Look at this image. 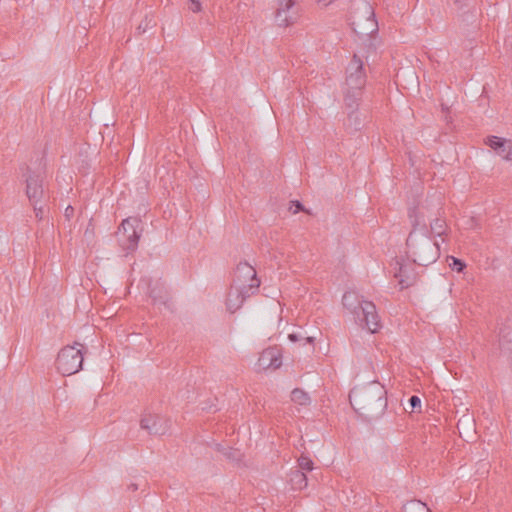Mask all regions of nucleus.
I'll return each instance as SVG.
<instances>
[{
  "label": "nucleus",
  "instance_id": "9d476101",
  "mask_svg": "<svg viewBox=\"0 0 512 512\" xmlns=\"http://www.w3.org/2000/svg\"><path fill=\"white\" fill-rule=\"evenodd\" d=\"M140 427L150 434H165L169 429V422L159 414L145 413L140 419Z\"/></svg>",
  "mask_w": 512,
  "mask_h": 512
},
{
  "label": "nucleus",
  "instance_id": "412c9836",
  "mask_svg": "<svg viewBox=\"0 0 512 512\" xmlns=\"http://www.w3.org/2000/svg\"><path fill=\"white\" fill-rule=\"evenodd\" d=\"M298 467L301 470L311 471L314 468V463L309 457L303 456V454H302L298 458Z\"/></svg>",
  "mask_w": 512,
  "mask_h": 512
},
{
  "label": "nucleus",
  "instance_id": "a211bd4d",
  "mask_svg": "<svg viewBox=\"0 0 512 512\" xmlns=\"http://www.w3.org/2000/svg\"><path fill=\"white\" fill-rule=\"evenodd\" d=\"M403 512H432L428 506L420 500H410L405 503Z\"/></svg>",
  "mask_w": 512,
  "mask_h": 512
},
{
  "label": "nucleus",
  "instance_id": "bb28decb",
  "mask_svg": "<svg viewBox=\"0 0 512 512\" xmlns=\"http://www.w3.org/2000/svg\"><path fill=\"white\" fill-rule=\"evenodd\" d=\"M151 297L155 303H161V304L167 305V296L166 295L156 296L153 294V292H151Z\"/></svg>",
  "mask_w": 512,
  "mask_h": 512
},
{
  "label": "nucleus",
  "instance_id": "4468645a",
  "mask_svg": "<svg viewBox=\"0 0 512 512\" xmlns=\"http://www.w3.org/2000/svg\"><path fill=\"white\" fill-rule=\"evenodd\" d=\"M487 144L495 149L505 161L512 162V142L510 139L501 138L498 136H491L488 138Z\"/></svg>",
  "mask_w": 512,
  "mask_h": 512
},
{
  "label": "nucleus",
  "instance_id": "6ab92c4d",
  "mask_svg": "<svg viewBox=\"0 0 512 512\" xmlns=\"http://www.w3.org/2000/svg\"><path fill=\"white\" fill-rule=\"evenodd\" d=\"M431 233L437 236L444 235L447 232L448 225L445 218L436 217L430 224Z\"/></svg>",
  "mask_w": 512,
  "mask_h": 512
},
{
  "label": "nucleus",
  "instance_id": "5701e85b",
  "mask_svg": "<svg viewBox=\"0 0 512 512\" xmlns=\"http://www.w3.org/2000/svg\"><path fill=\"white\" fill-rule=\"evenodd\" d=\"M299 211H303V206L299 201H292L290 203V212L293 214L299 213Z\"/></svg>",
  "mask_w": 512,
  "mask_h": 512
},
{
  "label": "nucleus",
  "instance_id": "1a4fd4ad",
  "mask_svg": "<svg viewBox=\"0 0 512 512\" xmlns=\"http://www.w3.org/2000/svg\"><path fill=\"white\" fill-rule=\"evenodd\" d=\"M26 196L31 204L43 202V175L42 173L28 170L26 174Z\"/></svg>",
  "mask_w": 512,
  "mask_h": 512
},
{
  "label": "nucleus",
  "instance_id": "cd10ccee",
  "mask_svg": "<svg viewBox=\"0 0 512 512\" xmlns=\"http://www.w3.org/2000/svg\"><path fill=\"white\" fill-rule=\"evenodd\" d=\"M34 206V213H35V216L38 217V218H43V207L42 205H39V204H32Z\"/></svg>",
  "mask_w": 512,
  "mask_h": 512
},
{
  "label": "nucleus",
  "instance_id": "dca6fc26",
  "mask_svg": "<svg viewBox=\"0 0 512 512\" xmlns=\"http://www.w3.org/2000/svg\"><path fill=\"white\" fill-rule=\"evenodd\" d=\"M500 349L501 352L512 350V312L500 328Z\"/></svg>",
  "mask_w": 512,
  "mask_h": 512
},
{
  "label": "nucleus",
  "instance_id": "4be33fe9",
  "mask_svg": "<svg viewBox=\"0 0 512 512\" xmlns=\"http://www.w3.org/2000/svg\"><path fill=\"white\" fill-rule=\"evenodd\" d=\"M450 260L452 263L450 264L453 270H456L458 272L463 271L464 267L466 266L464 262L460 261L459 259H456L454 256H450Z\"/></svg>",
  "mask_w": 512,
  "mask_h": 512
},
{
  "label": "nucleus",
  "instance_id": "6e6552de",
  "mask_svg": "<svg viewBox=\"0 0 512 512\" xmlns=\"http://www.w3.org/2000/svg\"><path fill=\"white\" fill-rule=\"evenodd\" d=\"M233 284L247 293L254 294L258 290L260 281L257 279L253 266L243 262L237 266Z\"/></svg>",
  "mask_w": 512,
  "mask_h": 512
},
{
  "label": "nucleus",
  "instance_id": "2f4dec72",
  "mask_svg": "<svg viewBox=\"0 0 512 512\" xmlns=\"http://www.w3.org/2000/svg\"><path fill=\"white\" fill-rule=\"evenodd\" d=\"M289 339H290L291 342H297V341L300 340L298 334H296V333H290L289 334Z\"/></svg>",
  "mask_w": 512,
  "mask_h": 512
},
{
  "label": "nucleus",
  "instance_id": "423d86ee",
  "mask_svg": "<svg viewBox=\"0 0 512 512\" xmlns=\"http://www.w3.org/2000/svg\"><path fill=\"white\" fill-rule=\"evenodd\" d=\"M352 28L360 36H370L376 32L378 22L370 2H360V6L356 8L352 17Z\"/></svg>",
  "mask_w": 512,
  "mask_h": 512
},
{
  "label": "nucleus",
  "instance_id": "b1692460",
  "mask_svg": "<svg viewBox=\"0 0 512 512\" xmlns=\"http://www.w3.org/2000/svg\"><path fill=\"white\" fill-rule=\"evenodd\" d=\"M409 404H410V407H411V410H415L416 408H419L421 407V400L419 397L417 396H413L409 399Z\"/></svg>",
  "mask_w": 512,
  "mask_h": 512
},
{
  "label": "nucleus",
  "instance_id": "c85d7f7f",
  "mask_svg": "<svg viewBox=\"0 0 512 512\" xmlns=\"http://www.w3.org/2000/svg\"><path fill=\"white\" fill-rule=\"evenodd\" d=\"M64 215L67 219H71V217L74 215V208L71 205L67 206L65 208Z\"/></svg>",
  "mask_w": 512,
  "mask_h": 512
},
{
  "label": "nucleus",
  "instance_id": "39448f33",
  "mask_svg": "<svg viewBox=\"0 0 512 512\" xmlns=\"http://www.w3.org/2000/svg\"><path fill=\"white\" fill-rule=\"evenodd\" d=\"M80 343L66 345L58 353L56 368L62 375H72L80 371L83 363V352Z\"/></svg>",
  "mask_w": 512,
  "mask_h": 512
},
{
  "label": "nucleus",
  "instance_id": "f8f14e48",
  "mask_svg": "<svg viewBox=\"0 0 512 512\" xmlns=\"http://www.w3.org/2000/svg\"><path fill=\"white\" fill-rule=\"evenodd\" d=\"M294 6V0H279V7L275 15L279 26L287 27L296 19V14L293 11Z\"/></svg>",
  "mask_w": 512,
  "mask_h": 512
},
{
  "label": "nucleus",
  "instance_id": "2eb2a0df",
  "mask_svg": "<svg viewBox=\"0 0 512 512\" xmlns=\"http://www.w3.org/2000/svg\"><path fill=\"white\" fill-rule=\"evenodd\" d=\"M251 295L252 294L247 293L246 291L239 289L238 286L232 284L228 292V299L226 303L228 311L231 313L238 311V309H240L244 303L246 297Z\"/></svg>",
  "mask_w": 512,
  "mask_h": 512
},
{
  "label": "nucleus",
  "instance_id": "72a5a7b5",
  "mask_svg": "<svg viewBox=\"0 0 512 512\" xmlns=\"http://www.w3.org/2000/svg\"><path fill=\"white\" fill-rule=\"evenodd\" d=\"M129 489H131L132 491H135L138 489V486L136 483H132L131 486H129Z\"/></svg>",
  "mask_w": 512,
  "mask_h": 512
},
{
  "label": "nucleus",
  "instance_id": "f3484780",
  "mask_svg": "<svg viewBox=\"0 0 512 512\" xmlns=\"http://www.w3.org/2000/svg\"><path fill=\"white\" fill-rule=\"evenodd\" d=\"M290 483L293 489L301 490L308 486V478L303 471L296 470L290 474Z\"/></svg>",
  "mask_w": 512,
  "mask_h": 512
},
{
  "label": "nucleus",
  "instance_id": "ddd939ff",
  "mask_svg": "<svg viewBox=\"0 0 512 512\" xmlns=\"http://www.w3.org/2000/svg\"><path fill=\"white\" fill-rule=\"evenodd\" d=\"M397 269L395 277L401 289H406L416 281V274L411 265L396 261Z\"/></svg>",
  "mask_w": 512,
  "mask_h": 512
},
{
  "label": "nucleus",
  "instance_id": "7ed1b4c3",
  "mask_svg": "<svg viewBox=\"0 0 512 512\" xmlns=\"http://www.w3.org/2000/svg\"><path fill=\"white\" fill-rule=\"evenodd\" d=\"M345 309L351 312L360 324L368 328L371 333L379 331V315L376 305L361 298L356 292H345L343 296Z\"/></svg>",
  "mask_w": 512,
  "mask_h": 512
},
{
  "label": "nucleus",
  "instance_id": "a878e982",
  "mask_svg": "<svg viewBox=\"0 0 512 512\" xmlns=\"http://www.w3.org/2000/svg\"><path fill=\"white\" fill-rule=\"evenodd\" d=\"M190 1V9L193 12H199L202 10V4L200 0H189Z\"/></svg>",
  "mask_w": 512,
  "mask_h": 512
},
{
  "label": "nucleus",
  "instance_id": "9b49d317",
  "mask_svg": "<svg viewBox=\"0 0 512 512\" xmlns=\"http://www.w3.org/2000/svg\"><path fill=\"white\" fill-rule=\"evenodd\" d=\"M282 365V353L279 349L268 348L265 349L259 356L257 366L259 370H276Z\"/></svg>",
  "mask_w": 512,
  "mask_h": 512
},
{
  "label": "nucleus",
  "instance_id": "f257e3e1",
  "mask_svg": "<svg viewBox=\"0 0 512 512\" xmlns=\"http://www.w3.org/2000/svg\"><path fill=\"white\" fill-rule=\"evenodd\" d=\"M409 217L414 228L406 239L407 258L421 266L433 264L441 254L440 245L431 240L424 226L418 228L423 222V216L418 215L415 208L410 211Z\"/></svg>",
  "mask_w": 512,
  "mask_h": 512
},
{
  "label": "nucleus",
  "instance_id": "aec40b11",
  "mask_svg": "<svg viewBox=\"0 0 512 512\" xmlns=\"http://www.w3.org/2000/svg\"><path fill=\"white\" fill-rule=\"evenodd\" d=\"M291 401L299 405H308L310 403V397L307 392L301 389H294L291 392Z\"/></svg>",
  "mask_w": 512,
  "mask_h": 512
},
{
  "label": "nucleus",
  "instance_id": "7c9ffc66",
  "mask_svg": "<svg viewBox=\"0 0 512 512\" xmlns=\"http://www.w3.org/2000/svg\"><path fill=\"white\" fill-rule=\"evenodd\" d=\"M503 355L507 358L510 363V368L512 370V350L510 352H502Z\"/></svg>",
  "mask_w": 512,
  "mask_h": 512
},
{
  "label": "nucleus",
  "instance_id": "473e14b6",
  "mask_svg": "<svg viewBox=\"0 0 512 512\" xmlns=\"http://www.w3.org/2000/svg\"><path fill=\"white\" fill-rule=\"evenodd\" d=\"M314 340H315V339H314V338H312V336H306V337H305V341H306L307 343H313V342H314Z\"/></svg>",
  "mask_w": 512,
  "mask_h": 512
},
{
  "label": "nucleus",
  "instance_id": "c756f323",
  "mask_svg": "<svg viewBox=\"0 0 512 512\" xmlns=\"http://www.w3.org/2000/svg\"><path fill=\"white\" fill-rule=\"evenodd\" d=\"M335 0H316L317 4L323 7L331 5Z\"/></svg>",
  "mask_w": 512,
  "mask_h": 512
},
{
  "label": "nucleus",
  "instance_id": "20e7f679",
  "mask_svg": "<svg viewBox=\"0 0 512 512\" xmlns=\"http://www.w3.org/2000/svg\"><path fill=\"white\" fill-rule=\"evenodd\" d=\"M366 84L364 62L360 55L355 53L346 68L344 93L347 105L352 106L358 93Z\"/></svg>",
  "mask_w": 512,
  "mask_h": 512
},
{
  "label": "nucleus",
  "instance_id": "0eeeda50",
  "mask_svg": "<svg viewBox=\"0 0 512 512\" xmlns=\"http://www.w3.org/2000/svg\"><path fill=\"white\" fill-rule=\"evenodd\" d=\"M140 221L136 217H129L122 221L118 228V241L127 251H134L138 246L140 234L137 231Z\"/></svg>",
  "mask_w": 512,
  "mask_h": 512
},
{
  "label": "nucleus",
  "instance_id": "393cba45",
  "mask_svg": "<svg viewBox=\"0 0 512 512\" xmlns=\"http://www.w3.org/2000/svg\"><path fill=\"white\" fill-rule=\"evenodd\" d=\"M467 425L468 428L473 429V420L470 419L468 416H463L462 419L458 420V429L460 425Z\"/></svg>",
  "mask_w": 512,
  "mask_h": 512
},
{
  "label": "nucleus",
  "instance_id": "f03ea898",
  "mask_svg": "<svg viewBox=\"0 0 512 512\" xmlns=\"http://www.w3.org/2000/svg\"><path fill=\"white\" fill-rule=\"evenodd\" d=\"M386 390L377 381L355 387L349 394L352 408L360 415L371 418L382 413L387 407Z\"/></svg>",
  "mask_w": 512,
  "mask_h": 512
}]
</instances>
